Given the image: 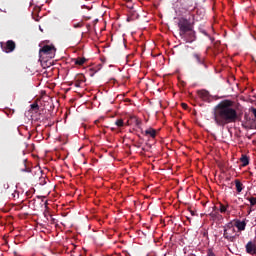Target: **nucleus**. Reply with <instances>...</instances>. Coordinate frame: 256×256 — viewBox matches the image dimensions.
<instances>
[{
  "label": "nucleus",
  "instance_id": "f257e3e1",
  "mask_svg": "<svg viewBox=\"0 0 256 256\" xmlns=\"http://www.w3.org/2000/svg\"><path fill=\"white\" fill-rule=\"evenodd\" d=\"M238 119L237 110L233 107L231 100L221 101L212 111V120L220 128H225V125L236 123Z\"/></svg>",
  "mask_w": 256,
  "mask_h": 256
},
{
  "label": "nucleus",
  "instance_id": "f03ea898",
  "mask_svg": "<svg viewBox=\"0 0 256 256\" xmlns=\"http://www.w3.org/2000/svg\"><path fill=\"white\" fill-rule=\"evenodd\" d=\"M194 25L190 21V18L180 17L178 18V29L180 37L188 33V31L193 30Z\"/></svg>",
  "mask_w": 256,
  "mask_h": 256
},
{
  "label": "nucleus",
  "instance_id": "7ed1b4c3",
  "mask_svg": "<svg viewBox=\"0 0 256 256\" xmlns=\"http://www.w3.org/2000/svg\"><path fill=\"white\" fill-rule=\"evenodd\" d=\"M56 48L53 45H45L39 51V57L43 58V56H48L49 58H53L55 56Z\"/></svg>",
  "mask_w": 256,
  "mask_h": 256
},
{
  "label": "nucleus",
  "instance_id": "20e7f679",
  "mask_svg": "<svg viewBox=\"0 0 256 256\" xmlns=\"http://www.w3.org/2000/svg\"><path fill=\"white\" fill-rule=\"evenodd\" d=\"M2 51L5 53H12L16 49V43L13 40L1 42Z\"/></svg>",
  "mask_w": 256,
  "mask_h": 256
},
{
  "label": "nucleus",
  "instance_id": "39448f33",
  "mask_svg": "<svg viewBox=\"0 0 256 256\" xmlns=\"http://www.w3.org/2000/svg\"><path fill=\"white\" fill-rule=\"evenodd\" d=\"M229 230L232 231V233H235L236 232V229L235 228H231L230 225H227L224 227V233H223V237L228 240V241H231V243H234V241L236 240V236H232V233L229 232Z\"/></svg>",
  "mask_w": 256,
  "mask_h": 256
},
{
  "label": "nucleus",
  "instance_id": "423d86ee",
  "mask_svg": "<svg viewBox=\"0 0 256 256\" xmlns=\"http://www.w3.org/2000/svg\"><path fill=\"white\" fill-rule=\"evenodd\" d=\"M181 38L184 39V41H186V43H193L197 39L196 33H195V31H193V29L186 32L185 34H182Z\"/></svg>",
  "mask_w": 256,
  "mask_h": 256
},
{
  "label": "nucleus",
  "instance_id": "0eeeda50",
  "mask_svg": "<svg viewBox=\"0 0 256 256\" xmlns=\"http://www.w3.org/2000/svg\"><path fill=\"white\" fill-rule=\"evenodd\" d=\"M198 96L200 97V99H202L206 103H211V94L209 91H205V90L198 91Z\"/></svg>",
  "mask_w": 256,
  "mask_h": 256
},
{
  "label": "nucleus",
  "instance_id": "6e6552de",
  "mask_svg": "<svg viewBox=\"0 0 256 256\" xmlns=\"http://www.w3.org/2000/svg\"><path fill=\"white\" fill-rule=\"evenodd\" d=\"M245 248H246L247 254L256 255V243L249 241V242H247Z\"/></svg>",
  "mask_w": 256,
  "mask_h": 256
},
{
  "label": "nucleus",
  "instance_id": "1a4fd4ad",
  "mask_svg": "<svg viewBox=\"0 0 256 256\" xmlns=\"http://www.w3.org/2000/svg\"><path fill=\"white\" fill-rule=\"evenodd\" d=\"M192 57L197 61L199 65H202L205 69L208 68L207 64L205 63V59L200 53H193Z\"/></svg>",
  "mask_w": 256,
  "mask_h": 256
},
{
  "label": "nucleus",
  "instance_id": "9d476101",
  "mask_svg": "<svg viewBox=\"0 0 256 256\" xmlns=\"http://www.w3.org/2000/svg\"><path fill=\"white\" fill-rule=\"evenodd\" d=\"M235 227L239 230V231H245L246 229V222L245 221H241V220H236L234 223Z\"/></svg>",
  "mask_w": 256,
  "mask_h": 256
},
{
  "label": "nucleus",
  "instance_id": "9b49d317",
  "mask_svg": "<svg viewBox=\"0 0 256 256\" xmlns=\"http://www.w3.org/2000/svg\"><path fill=\"white\" fill-rule=\"evenodd\" d=\"M240 162L242 164V167H246L250 163V157H248L245 154H242L241 157H240Z\"/></svg>",
  "mask_w": 256,
  "mask_h": 256
},
{
  "label": "nucleus",
  "instance_id": "f8f14e48",
  "mask_svg": "<svg viewBox=\"0 0 256 256\" xmlns=\"http://www.w3.org/2000/svg\"><path fill=\"white\" fill-rule=\"evenodd\" d=\"M234 184H235V187H236V191L238 193H241L243 191V189H244V185L242 184V182L240 180L236 179L234 181Z\"/></svg>",
  "mask_w": 256,
  "mask_h": 256
},
{
  "label": "nucleus",
  "instance_id": "ddd939ff",
  "mask_svg": "<svg viewBox=\"0 0 256 256\" xmlns=\"http://www.w3.org/2000/svg\"><path fill=\"white\" fill-rule=\"evenodd\" d=\"M144 135L155 138L156 137V131L154 130V128H148V130L144 131Z\"/></svg>",
  "mask_w": 256,
  "mask_h": 256
},
{
  "label": "nucleus",
  "instance_id": "4468645a",
  "mask_svg": "<svg viewBox=\"0 0 256 256\" xmlns=\"http://www.w3.org/2000/svg\"><path fill=\"white\" fill-rule=\"evenodd\" d=\"M87 59L86 58H77L75 59V64L78 66H82L86 63Z\"/></svg>",
  "mask_w": 256,
  "mask_h": 256
},
{
  "label": "nucleus",
  "instance_id": "2eb2a0df",
  "mask_svg": "<svg viewBox=\"0 0 256 256\" xmlns=\"http://www.w3.org/2000/svg\"><path fill=\"white\" fill-rule=\"evenodd\" d=\"M76 80H77L80 84H82V83H85V82H86V77H85L83 74H78V75L76 76Z\"/></svg>",
  "mask_w": 256,
  "mask_h": 256
},
{
  "label": "nucleus",
  "instance_id": "dca6fc26",
  "mask_svg": "<svg viewBox=\"0 0 256 256\" xmlns=\"http://www.w3.org/2000/svg\"><path fill=\"white\" fill-rule=\"evenodd\" d=\"M228 207H229V205H224V204L220 203V213L225 214Z\"/></svg>",
  "mask_w": 256,
  "mask_h": 256
},
{
  "label": "nucleus",
  "instance_id": "f3484780",
  "mask_svg": "<svg viewBox=\"0 0 256 256\" xmlns=\"http://www.w3.org/2000/svg\"><path fill=\"white\" fill-rule=\"evenodd\" d=\"M247 200L250 202L251 207L256 205V197H247Z\"/></svg>",
  "mask_w": 256,
  "mask_h": 256
},
{
  "label": "nucleus",
  "instance_id": "a211bd4d",
  "mask_svg": "<svg viewBox=\"0 0 256 256\" xmlns=\"http://www.w3.org/2000/svg\"><path fill=\"white\" fill-rule=\"evenodd\" d=\"M115 124L117 125V127H123L124 120L123 119H118V120H116Z\"/></svg>",
  "mask_w": 256,
  "mask_h": 256
},
{
  "label": "nucleus",
  "instance_id": "6ab92c4d",
  "mask_svg": "<svg viewBox=\"0 0 256 256\" xmlns=\"http://www.w3.org/2000/svg\"><path fill=\"white\" fill-rule=\"evenodd\" d=\"M83 26H84V24L82 22H78V23L73 24L74 28H82Z\"/></svg>",
  "mask_w": 256,
  "mask_h": 256
},
{
  "label": "nucleus",
  "instance_id": "aec40b11",
  "mask_svg": "<svg viewBox=\"0 0 256 256\" xmlns=\"http://www.w3.org/2000/svg\"><path fill=\"white\" fill-rule=\"evenodd\" d=\"M31 108L33 110H35V109L39 110V104L38 103H33V104H31Z\"/></svg>",
  "mask_w": 256,
  "mask_h": 256
},
{
  "label": "nucleus",
  "instance_id": "412c9836",
  "mask_svg": "<svg viewBox=\"0 0 256 256\" xmlns=\"http://www.w3.org/2000/svg\"><path fill=\"white\" fill-rule=\"evenodd\" d=\"M3 189H4L5 191H7V190L10 189V185L8 184V182H5V183L3 184Z\"/></svg>",
  "mask_w": 256,
  "mask_h": 256
},
{
  "label": "nucleus",
  "instance_id": "4be33fe9",
  "mask_svg": "<svg viewBox=\"0 0 256 256\" xmlns=\"http://www.w3.org/2000/svg\"><path fill=\"white\" fill-rule=\"evenodd\" d=\"M75 87L76 88H80L81 87V84L79 83V81L76 79V82L74 83Z\"/></svg>",
  "mask_w": 256,
  "mask_h": 256
},
{
  "label": "nucleus",
  "instance_id": "5701e85b",
  "mask_svg": "<svg viewBox=\"0 0 256 256\" xmlns=\"http://www.w3.org/2000/svg\"><path fill=\"white\" fill-rule=\"evenodd\" d=\"M208 256H216L215 253L212 250H209L207 253Z\"/></svg>",
  "mask_w": 256,
  "mask_h": 256
},
{
  "label": "nucleus",
  "instance_id": "b1692460",
  "mask_svg": "<svg viewBox=\"0 0 256 256\" xmlns=\"http://www.w3.org/2000/svg\"><path fill=\"white\" fill-rule=\"evenodd\" d=\"M200 33L204 34L205 36H208L207 31H205V30H203V29H200Z\"/></svg>",
  "mask_w": 256,
  "mask_h": 256
},
{
  "label": "nucleus",
  "instance_id": "393cba45",
  "mask_svg": "<svg viewBox=\"0 0 256 256\" xmlns=\"http://www.w3.org/2000/svg\"><path fill=\"white\" fill-rule=\"evenodd\" d=\"M181 106H182L184 109H187V108H188V104H187V103H182Z\"/></svg>",
  "mask_w": 256,
  "mask_h": 256
},
{
  "label": "nucleus",
  "instance_id": "a878e982",
  "mask_svg": "<svg viewBox=\"0 0 256 256\" xmlns=\"http://www.w3.org/2000/svg\"><path fill=\"white\" fill-rule=\"evenodd\" d=\"M210 216H211L212 218H215V217H217V213L211 212V213H210Z\"/></svg>",
  "mask_w": 256,
  "mask_h": 256
},
{
  "label": "nucleus",
  "instance_id": "bb28decb",
  "mask_svg": "<svg viewBox=\"0 0 256 256\" xmlns=\"http://www.w3.org/2000/svg\"><path fill=\"white\" fill-rule=\"evenodd\" d=\"M22 171H26L27 173H30V169L29 168H26V166H25V169H22Z\"/></svg>",
  "mask_w": 256,
  "mask_h": 256
},
{
  "label": "nucleus",
  "instance_id": "cd10ccee",
  "mask_svg": "<svg viewBox=\"0 0 256 256\" xmlns=\"http://www.w3.org/2000/svg\"><path fill=\"white\" fill-rule=\"evenodd\" d=\"M252 113L254 114V117L256 118V108L252 109Z\"/></svg>",
  "mask_w": 256,
  "mask_h": 256
},
{
  "label": "nucleus",
  "instance_id": "c85d7f7f",
  "mask_svg": "<svg viewBox=\"0 0 256 256\" xmlns=\"http://www.w3.org/2000/svg\"><path fill=\"white\" fill-rule=\"evenodd\" d=\"M255 234H256V230H255Z\"/></svg>",
  "mask_w": 256,
  "mask_h": 256
}]
</instances>
